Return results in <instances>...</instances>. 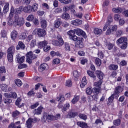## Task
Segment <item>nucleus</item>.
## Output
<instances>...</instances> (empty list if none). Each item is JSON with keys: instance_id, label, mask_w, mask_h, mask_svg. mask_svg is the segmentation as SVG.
Listing matches in <instances>:
<instances>
[{"instance_id": "f03ea898", "label": "nucleus", "mask_w": 128, "mask_h": 128, "mask_svg": "<svg viewBox=\"0 0 128 128\" xmlns=\"http://www.w3.org/2000/svg\"><path fill=\"white\" fill-rule=\"evenodd\" d=\"M116 43L118 44H122L121 46V48L122 50H126V46L128 45V38L126 37H121L117 40Z\"/></svg>"}, {"instance_id": "aec40b11", "label": "nucleus", "mask_w": 128, "mask_h": 128, "mask_svg": "<svg viewBox=\"0 0 128 128\" xmlns=\"http://www.w3.org/2000/svg\"><path fill=\"white\" fill-rule=\"evenodd\" d=\"M61 18L65 20H70V14H68V13L64 12L61 16Z\"/></svg>"}, {"instance_id": "2f4dec72", "label": "nucleus", "mask_w": 128, "mask_h": 128, "mask_svg": "<svg viewBox=\"0 0 128 128\" xmlns=\"http://www.w3.org/2000/svg\"><path fill=\"white\" fill-rule=\"evenodd\" d=\"M93 94H98L102 90V88L95 87L93 88Z\"/></svg>"}, {"instance_id": "20e7f679", "label": "nucleus", "mask_w": 128, "mask_h": 128, "mask_svg": "<svg viewBox=\"0 0 128 128\" xmlns=\"http://www.w3.org/2000/svg\"><path fill=\"white\" fill-rule=\"evenodd\" d=\"M14 24H16L18 26H22L24 24V18L20 17V18L18 16H15V20L14 21Z\"/></svg>"}, {"instance_id": "f257e3e1", "label": "nucleus", "mask_w": 128, "mask_h": 128, "mask_svg": "<svg viewBox=\"0 0 128 128\" xmlns=\"http://www.w3.org/2000/svg\"><path fill=\"white\" fill-rule=\"evenodd\" d=\"M60 116V114H56V116H54L52 115L48 114L47 113L45 112L44 114V116L42 118V120L43 122H46V120H58Z\"/></svg>"}, {"instance_id": "13d9d810", "label": "nucleus", "mask_w": 128, "mask_h": 128, "mask_svg": "<svg viewBox=\"0 0 128 128\" xmlns=\"http://www.w3.org/2000/svg\"><path fill=\"white\" fill-rule=\"evenodd\" d=\"M79 118H82V120H86L88 118V116L84 114H80L78 116Z\"/></svg>"}, {"instance_id": "393cba45", "label": "nucleus", "mask_w": 128, "mask_h": 128, "mask_svg": "<svg viewBox=\"0 0 128 128\" xmlns=\"http://www.w3.org/2000/svg\"><path fill=\"white\" fill-rule=\"evenodd\" d=\"M62 12V9L60 8H58L53 10V14H58Z\"/></svg>"}, {"instance_id": "4468645a", "label": "nucleus", "mask_w": 128, "mask_h": 128, "mask_svg": "<svg viewBox=\"0 0 128 128\" xmlns=\"http://www.w3.org/2000/svg\"><path fill=\"white\" fill-rule=\"evenodd\" d=\"M96 74L97 78H99V80H104V73L102 72V71L96 70Z\"/></svg>"}, {"instance_id": "c03bdc74", "label": "nucleus", "mask_w": 128, "mask_h": 128, "mask_svg": "<svg viewBox=\"0 0 128 128\" xmlns=\"http://www.w3.org/2000/svg\"><path fill=\"white\" fill-rule=\"evenodd\" d=\"M60 20H56L54 22V28H60Z\"/></svg>"}, {"instance_id": "4d7b16f0", "label": "nucleus", "mask_w": 128, "mask_h": 128, "mask_svg": "<svg viewBox=\"0 0 128 128\" xmlns=\"http://www.w3.org/2000/svg\"><path fill=\"white\" fill-rule=\"evenodd\" d=\"M59 2L61 4H68L72 2V0H59Z\"/></svg>"}, {"instance_id": "ea45409f", "label": "nucleus", "mask_w": 128, "mask_h": 128, "mask_svg": "<svg viewBox=\"0 0 128 128\" xmlns=\"http://www.w3.org/2000/svg\"><path fill=\"white\" fill-rule=\"evenodd\" d=\"M86 94H88V96L92 94V88L91 87H88L86 89Z\"/></svg>"}, {"instance_id": "5fc2aeb1", "label": "nucleus", "mask_w": 128, "mask_h": 128, "mask_svg": "<svg viewBox=\"0 0 128 128\" xmlns=\"http://www.w3.org/2000/svg\"><path fill=\"white\" fill-rule=\"evenodd\" d=\"M34 16L33 14H30L26 18V20L28 22H32L34 20Z\"/></svg>"}, {"instance_id": "49530a36", "label": "nucleus", "mask_w": 128, "mask_h": 128, "mask_svg": "<svg viewBox=\"0 0 128 128\" xmlns=\"http://www.w3.org/2000/svg\"><path fill=\"white\" fill-rule=\"evenodd\" d=\"M102 80H100L97 82H95L94 83V86H96V88H100V86H102Z\"/></svg>"}, {"instance_id": "cd10ccee", "label": "nucleus", "mask_w": 128, "mask_h": 128, "mask_svg": "<svg viewBox=\"0 0 128 128\" xmlns=\"http://www.w3.org/2000/svg\"><path fill=\"white\" fill-rule=\"evenodd\" d=\"M56 100L57 102H64V96L60 94L59 95V96H58L56 98Z\"/></svg>"}, {"instance_id": "0e129e2a", "label": "nucleus", "mask_w": 128, "mask_h": 128, "mask_svg": "<svg viewBox=\"0 0 128 128\" xmlns=\"http://www.w3.org/2000/svg\"><path fill=\"white\" fill-rule=\"evenodd\" d=\"M20 40H25V38H26V34L25 32L22 33L20 36Z\"/></svg>"}, {"instance_id": "a18cd8bd", "label": "nucleus", "mask_w": 128, "mask_h": 128, "mask_svg": "<svg viewBox=\"0 0 128 128\" xmlns=\"http://www.w3.org/2000/svg\"><path fill=\"white\" fill-rule=\"evenodd\" d=\"M8 85L6 84H2L0 85V88L3 92H8Z\"/></svg>"}, {"instance_id": "bf43d9fd", "label": "nucleus", "mask_w": 128, "mask_h": 128, "mask_svg": "<svg viewBox=\"0 0 128 128\" xmlns=\"http://www.w3.org/2000/svg\"><path fill=\"white\" fill-rule=\"evenodd\" d=\"M87 74L90 76V78H96V76H94V72L90 71V70H88L87 71Z\"/></svg>"}, {"instance_id": "69168bd1", "label": "nucleus", "mask_w": 128, "mask_h": 128, "mask_svg": "<svg viewBox=\"0 0 128 128\" xmlns=\"http://www.w3.org/2000/svg\"><path fill=\"white\" fill-rule=\"evenodd\" d=\"M28 68V66L26 64H23L19 65L18 66V68L22 70V68Z\"/></svg>"}, {"instance_id": "dca6fc26", "label": "nucleus", "mask_w": 128, "mask_h": 128, "mask_svg": "<svg viewBox=\"0 0 128 128\" xmlns=\"http://www.w3.org/2000/svg\"><path fill=\"white\" fill-rule=\"evenodd\" d=\"M16 58L17 60V62H18L19 64H22V62H24V56H22L21 57L20 54H18L16 55Z\"/></svg>"}, {"instance_id": "9b49d317", "label": "nucleus", "mask_w": 128, "mask_h": 128, "mask_svg": "<svg viewBox=\"0 0 128 128\" xmlns=\"http://www.w3.org/2000/svg\"><path fill=\"white\" fill-rule=\"evenodd\" d=\"M70 24L72 26H80V24H82V20H73L70 22Z\"/></svg>"}, {"instance_id": "4be33fe9", "label": "nucleus", "mask_w": 128, "mask_h": 128, "mask_svg": "<svg viewBox=\"0 0 128 128\" xmlns=\"http://www.w3.org/2000/svg\"><path fill=\"white\" fill-rule=\"evenodd\" d=\"M10 6V4L8 2L4 3V6L3 8V12L4 14H7L8 12Z\"/></svg>"}, {"instance_id": "bb28decb", "label": "nucleus", "mask_w": 128, "mask_h": 128, "mask_svg": "<svg viewBox=\"0 0 128 128\" xmlns=\"http://www.w3.org/2000/svg\"><path fill=\"white\" fill-rule=\"evenodd\" d=\"M86 84H88V81L86 80V76L83 77L82 78V82L80 84V88H84V86H86Z\"/></svg>"}, {"instance_id": "423d86ee", "label": "nucleus", "mask_w": 128, "mask_h": 128, "mask_svg": "<svg viewBox=\"0 0 128 128\" xmlns=\"http://www.w3.org/2000/svg\"><path fill=\"white\" fill-rule=\"evenodd\" d=\"M26 62L30 64L32 62V60H34L36 58V56L32 54V52H28L26 55Z\"/></svg>"}, {"instance_id": "de8ad7c7", "label": "nucleus", "mask_w": 128, "mask_h": 128, "mask_svg": "<svg viewBox=\"0 0 128 128\" xmlns=\"http://www.w3.org/2000/svg\"><path fill=\"white\" fill-rule=\"evenodd\" d=\"M106 46H107L108 50H112V48H114V44H112L110 42H106Z\"/></svg>"}, {"instance_id": "58836bf2", "label": "nucleus", "mask_w": 128, "mask_h": 128, "mask_svg": "<svg viewBox=\"0 0 128 128\" xmlns=\"http://www.w3.org/2000/svg\"><path fill=\"white\" fill-rule=\"evenodd\" d=\"M118 68V66L116 64H110L109 66V69L113 70H116Z\"/></svg>"}, {"instance_id": "603ef678", "label": "nucleus", "mask_w": 128, "mask_h": 128, "mask_svg": "<svg viewBox=\"0 0 128 128\" xmlns=\"http://www.w3.org/2000/svg\"><path fill=\"white\" fill-rule=\"evenodd\" d=\"M3 100L4 102V104H10L12 102V100L9 98H4Z\"/></svg>"}, {"instance_id": "8fccbe9b", "label": "nucleus", "mask_w": 128, "mask_h": 128, "mask_svg": "<svg viewBox=\"0 0 128 128\" xmlns=\"http://www.w3.org/2000/svg\"><path fill=\"white\" fill-rule=\"evenodd\" d=\"M14 9L13 8V7H12L10 11V13L9 14V16L8 17V18H14Z\"/></svg>"}, {"instance_id": "e433bc0d", "label": "nucleus", "mask_w": 128, "mask_h": 128, "mask_svg": "<svg viewBox=\"0 0 128 128\" xmlns=\"http://www.w3.org/2000/svg\"><path fill=\"white\" fill-rule=\"evenodd\" d=\"M14 82L17 86H22V82L20 79H16L14 80Z\"/></svg>"}, {"instance_id": "a19ab883", "label": "nucleus", "mask_w": 128, "mask_h": 128, "mask_svg": "<svg viewBox=\"0 0 128 128\" xmlns=\"http://www.w3.org/2000/svg\"><path fill=\"white\" fill-rule=\"evenodd\" d=\"M95 64L97 65L98 66H100L102 65V60H100V58H96Z\"/></svg>"}, {"instance_id": "6e6d98bb", "label": "nucleus", "mask_w": 128, "mask_h": 128, "mask_svg": "<svg viewBox=\"0 0 128 128\" xmlns=\"http://www.w3.org/2000/svg\"><path fill=\"white\" fill-rule=\"evenodd\" d=\"M8 26H12V24H14V20H12V18H8Z\"/></svg>"}, {"instance_id": "6e6552de", "label": "nucleus", "mask_w": 128, "mask_h": 128, "mask_svg": "<svg viewBox=\"0 0 128 128\" xmlns=\"http://www.w3.org/2000/svg\"><path fill=\"white\" fill-rule=\"evenodd\" d=\"M36 122H38V119L36 118H29L26 122V126L28 128H32V123Z\"/></svg>"}, {"instance_id": "2eb2a0df", "label": "nucleus", "mask_w": 128, "mask_h": 128, "mask_svg": "<svg viewBox=\"0 0 128 128\" xmlns=\"http://www.w3.org/2000/svg\"><path fill=\"white\" fill-rule=\"evenodd\" d=\"M23 11L24 12H26L27 14H30L32 12V6L30 5L27 6L23 8Z\"/></svg>"}, {"instance_id": "f704fd0d", "label": "nucleus", "mask_w": 128, "mask_h": 128, "mask_svg": "<svg viewBox=\"0 0 128 128\" xmlns=\"http://www.w3.org/2000/svg\"><path fill=\"white\" fill-rule=\"evenodd\" d=\"M79 100L80 96H75L71 102L73 104H74L76 102H78Z\"/></svg>"}, {"instance_id": "1a4fd4ad", "label": "nucleus", "mask_w": 128, "mask_h": 128, "mask_svg": "<svg viewBox=\"0 0 128 128\" xmlns=\"http://www.w3.org/2000/svg\"><path fill=\"white\" fill-rule=\"evenodd\" d=\"M122 90H124V88L120 86H118L116 88L114 94L116 95V98L120 96V93L122 92Z\"/></svg>"}, {"instance_id": "f3484780", "label": "nucleus", "mask_w": 128, "mask_h": 128, "mask_svg": "<svg viewBox=\"0 0 128 128\" xmlns=\"http://www.w3.org/2000/svg\"><path fill=\"white\" fill-rule=\"evenodd\" d=\"M15 52H16V48H14V46H11L8 49L6 52H7V54L14 55Z\"/></svg>"}, {"instance_id": "864d4df0", "label": "nucleus", "mask_w": 128, "mask_h": 128, "mask_svg": "<svg viewBox=\"0 0 128 128\" xmlns=\"http://www.w3.org/2000/svg\"><path fill=\"white\" fill-rule=\"evenodd\" d=\"M32 12H36L38 10V4H34L32 5Z\"/></svg>"}, {"instance_id": "c756f323", "label": "nucleus", "mask_w": 128, "mask_h": 128, "mask_svg": "<svg viewBox=\"0 0 128 128\" xmlns=\"http://www.w3.org/2000/svg\"><path fill=\"white\" fill-rule=\"evenodd\" d=\"M112 10L113 12H115L116 14H120V12H122V8L120 7L113 8Z\"/></svg>"}, {"instance_id": "7ed1b4c3", "label": "nucleus", "mask_w": 128, "mask_h": 128, "mask_svg": "<svg viewBox=\"0 0 128 128\" xmlns=\"http://www.w3.org/2000/svg\"><path fill=\"white\" fill-rule=\"evenodd\" d=\"M33 34H38V36H45L46 34V30L42 28H36L32 32Z\"/></svg>"}, {"instance_id": "338daca9", "label": "nucleus", "mask_w": 128, "mask_h": 128, "mask_svg": "<svg viewBox=\"0 0 128 128\" xmlns=\"http://www.w3.org/2000/svg\"><path fill=\"white\" fill-rule=\"evenodd\" d=\"M112 22V16H108V21L106 24H110Z\"/></svg>"}, {"instance_id": "a211bd4d", "label": "nucleus", "mask_w": 128, "mask_h": 128, "mask_svg": "<svg viewBox=\"0 0 128 128\" xmlns=\"http://www.w3.org/2000/svg\"><path fill=\"white\" fill-rule=\"evenodd\" d=\"M48 44V42L46 40L42 41L38 43V47L39 48H42Z\"/></svg>"}, {"instance_id": "052dcab7", "label": "nucleus", "mask_w": 128, "mask_h": 128, "mask_svg": "<svg viewBox=\"0 0 128 128\" xmlns=\"http://www.w3.org/2000/svg\"><path fill=\"white\" fill-rule=\"evenodd\" d=\"M64 48L66 52H70V46L68 43L66 42L64 44Z\"/></svg>"}, {"instance_id": "6ab92c4d", "label": "nucleus", "mask_w": 128, "mask_h": 128, "mask_svg": "<svg viewBox=\"0 0 128 128\" xmlns=\"http://www.w3.org/2000/svg\"><path fill=\"white\" fill-rule=\"evenodd\" d=\"M26 48V46L24 44V42L20 41L18 43V45L16 46V50H24Z\"/></svg>"}, {"instance_id": "412c9836", "label": "nucleus", "mask_w": 128, "mask_h": 128, "mask_svg": "<svg viewBox=\"0 0 128 128\" xmlns=\"http://www.w3.org/2000/svg\"><path fill=\"white\" fill-rule=\"evenodd\" d=\"M43 108H42V106H39L37 109L34 110V114H37V116L41 114Z\"/></svg>"}, {"instance_id": "680f3d73", "label": "nucleus", "mask_w": 128, "mask_h": 128, "mask_svg": "<svg viewBox=\"0 0 128 128\" xmlns=\"http://www.w3.org/2000/svg\"><path fill=\"white\" fill-rule=\"evenodd\" d=\"M22 10H24V6H20V7L16 9V12L17 14H20V12H22Z\"/></svg>"}, {"instance_id": "473e14b6", "label": "nucleus", "mask_w": 128, "mask_h": 128, "mask_svg": "<svg viewBox=\"0 0 128 128\" xmlns=\"http://www.w3.org/2000/svg\"><path fill=\"white\" fill-rule=\"evenodd\" d=\"M76 44V45L78 46V48H84V42H82V40L78 39Z\"/></svg>"}, {"instance_id": "c9c22d12", "label": "nucleus", "mask_w": 128, "mask_h": 128, "mask_svg": "<svg viewBox=\"0 0 128 128\" xmlns=\"http://www.w3.org/2000/svg\"><path fill=\"white\" fill-rule=\"evenodd\" d=\"M94 34H102V30L100 28H96L94 29Z\"/></svg>"}, {"instance_id": "ddd939ff", "label": "nucleus", "mask_w": 128, "mask_h": 128, "mask_svg": "<svg viewBox=\"0 0 128 128\" xmlns=\"http://www.w3.org/2000/svg\"><path fill=\"white\" fill-rule=\"evenodd\" d=\"M15 104L20 108H22V106H24V102H22V98H18L16 102H15Z\"/></svg>"}, {"instance_id": "09e8293b", "label": "nucleus", "mask_w": 128, "mask_h": 128, "mask_svg": "<svg viewBox=\"0 0 128 128\" xmlns=\"http://www.w3.org/2000/svg\"><path fill=\"white\" fill-rule=\"evenodd\" d=\"M121 18L122 17L120 16V15L118 14H115L114 16V19L116 22H118Z\"/></svg>"}, {"instance_id": "b1692460", "label": "nucleus", "mask_w": 128, "mask_h": 128, "mask_svg": "<svg viewBox=\"0 0 128 128\" xmlns=\"http://www.w3.org/2000/svg\"><path fill=\"white\" fill-rule=\"evenodd\" d=\"M48 66V64H42L38 68V70L42 72H44V70H46Z\"/></svg>"}, {"instance_id": "3c124183", "label": "nucleus", "mask_w": 128, "mask_h": 128, "mask_svg": "<svg viewBox=\"0 0 128 128\" xmlns=\"http://www.w3.org/2000/svg\"><path fill=\"white\" fill-rule=\"evenodd\" d=\"M36 46V39L32 40L30 42V48H34Z\"/></svg>"}, {"instance_id": "0eeeda50", "label": "nucleus", "mask_w": 128, "mask_h": 128, "mask_svg": "<svg viewBox=\"0 0 128 128\" xmlns=\"http://www.w3.org/2000/svg\"><path fill=\"white\" fill-rule=\"evenodd\" d=\"M74 32L76 36H82L84 38H86V32L82 30V29L77 28L74 29Z\"/></svg>"}, {"instance_id": "79ce46f5", "label": "nucleus", "mask_w": 128, "mask_h": 128, "mask_svg": "<svg viewBox=\"0 0 128 128\" xmlns=\"http://www.w3.org/2000/svg\"><path fill=\"white\" fill-rule=\"evenodd\" d=\"M7 58L9 62H14V55L7 54Z\"/></svg>"}, {"instance_id": "c85d7f7f", "label": "nucleus", "mask_w": 128, "mask_h": 128, "mask_svg": "<svg viewBox=\"0 0 128 128\" xmlns=\"http://www.w3.org/2000/svg\"><path fill=\"white\" fill-rule=\"evenodd\" d=\"M10 36L12 40H16L18 38V32L16 30H13L11 32Z\"/></svg>"}, {"instance_id": "4c0bfd02", "label": "nucleus", "mask_w": 128, "mask_h": 128, "mask_svg": "<svg viewBox=\"0 0 128 128\" xmlns=\"http://www.w3.org/2000/svg\"><path fill=\"white\" fill-rule=\"evenodd\" d=\"M52 44L56 46H62V45H60V41H58L57 40H52Z\"/></svg>"}, {"instance_id": "a878e982", "label": "nucleus", "mask_w": 128, "mask_h": 128, "mask_svg": "<svg viewBox=\"0 0 128 128\" xmlns=\"http://www.w3.org/2000/svg\"><path fill=\"white\" fill-rule=\"evenodd\" d=\"M78 126H80V128H88V124L86 123L82 122H77Z\"/></svg>"}, {"instance_id": "5701e85b", "label": "nucleus", "mask_w": 128, "mask_h": 128, "mask_svg": "<svg viewBox=\"0 0 128 128\" xmlns=\"http://www.w3.org/2000/svg\"><path fill=\"white\" fill-rule=\"evenodd\" d=\"M114 98H116V94H112L108 98V106H110V104H112V106H114Z\"/></svg>"}, {"instance_id": "774afa93", "label": "nucleus", "mask_w": 128, "mask_h": 128, "mask_svg": "<svg viewBox=\"0 0 128 128\" xmlns=\"http://www.w3.org/2000/svg\"><path fill=\"white\" fill-rule=\"evenodd\" d=\"M70 108V104L67 103L65 104L63 107V110L66 112L67 110H68Z\"/></svg>"}, {"instance_id": "f8f14e48", "label": "nucleus", "mask_w": 128, "mask_h": 128, "mask_svg": "<svg viewBox=\"0 0 128 128\" xmlns=\"http://www.w3.org/2000/svg\"><path fill=\"white\" fill-rule=\"evenodd\" d=\"M4 96L5 98H18V95L16 92H12V93H11L10 94L5 93L4 94Z\"/></svg>"}, {"instance_id": "39448f33", "label": "nucleus", "mask_w": 128, "mask_h": 128, "mask_svg": "<svg viewBox=\"0 0 128 128\" xmlns=\"http://www.w3.org/2000/svg\"><path fill=\"white\" fill-rule=\"evenodd\" d=\"M67 34L68 35L70 40H74V42H76L78 40V36L76 35V32H74V30H70L67 32Z\"/></svg>"}, {"instance_id": "9d476101", "label": "nucleus", "mask_w": 128, "mask_h": 128, "mask_svg": "<svg viewBox=\"0 0 128 128\" xmlns=\"http://www.w3.org/2000/svg\"><path fill=\"white\" fill-rule=\"evenodd\" d=\"M20 121L16 122L15 124L11 123L8 126V128H22V126H20Z\"/></svg>"}, {"instance_id": "37998d69", "label": "nucleus", "mask_w": 128, "mask_h": 128, "mask_svg": "<svg viewBox=\"0 0 128 128\" xmlns=\"http://www.w3.org/2000/svg\"><path fill=\"white\" fill-rule=\"evenodd\" d=\"M57 39L58 40V42H60V46H63L64 42V40L62 38V36L58 34L57 36Z\"/></svg>"}, {"instance_id": "7c9ffc66", "label": "nucleus", "mask_w": 128, "mask_h": 128, "mask_svg": "<svg viewBox=\"0 0 128 128\" xmlns=\"http://www.w3.org/2000/svg\"><path fill=\"white\" fill-rule=\"evenodd\" d=\"M77 115L78 113L76 112H70L66 116V118H74V116H76Z\"/></svg>"}, {"instance_id": "72a5a7b5", "label": "nucleus", "mask_w": 128, "mask_h": 128, "mask_svg": "<svg viewBox=\"0 0 128 128\" xmlns=\"http://www.w3.org/2000/svg\"><path fill=\"white\" fill-rule=\"evenodd\" d=\"M40 24L42 28H46V20H40Z\"/></svg>"}, {"instance_id": "e2e57ef3", "label": "nucleus", "mask_w": 128, "mask_h": 128, "mask_svg": "<svg viewBox=\"0 0 128 128\" xmlns=\"http://www.w3.org/2000/svg\"><path fill=\"white\" fill-rule=\"evenodd\" d=\"M72 80H68L66 81V86L68 87L72 86Z\"/></svg>"}]
</instances>
